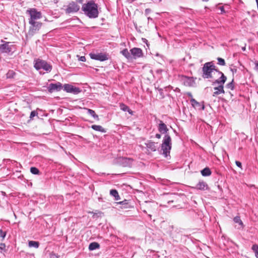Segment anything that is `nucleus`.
Instances as JSON below:
<instances>
[{"mask_svg": "<svg viewBox=\"0 0 258 258\" xmlns=\"http://www.w3.org/2000/svg\"><path fill=\"white\" fill-rule=\"evenodd\" d=\"M155 136L158 139H160L161 137V135L159 134H157Z\"/></svg>", "mask_w": 258, "mask_h": 258, "instance_id": "obj_46", "label": "nucleus"}, {"mask_svg": "<svg viewBox=\"0 0 258 258\" xmlns=\"http://www.w3.org/2000/svg\"><path fill=\"white\" fill-rule=\"evenodd\" d=\"M171 149V139L168 134H166L163 138L161 145V150L165 157H167L170 153Z\"/></svg>", "mask_w": 258, "mask_h": 258, "instance_id": "obj_3", "label": "nucleus"}, {"mask_svg": "<svg viewBox=\"0 0 258 258\" xmlns=\"http://www.w3.org/2000/svg\"><path fill=\"white\" fill-rule=\"evenodd\" d=\"M255 64L256 69L258 70V61L255 62Z\"/></svg>", "mask_w": 258, "mask_h": 258, "instance_id": "obj_47", "label": "nucleus"}, {"mask_svg": "<svg viewBox=\"0 0 258 258\" xmlns=\"http://www.w3.org/2000/svg\"><path fill=\"white\" fill-rule=\"evenodd\" d=\"M62 88V84L60 82H57L55 84L51 83L48 86V90L49 92L52 93L55 91H58Z\"/></svg>", "mask_w": 258, "mask_h": 258, "instance_id": "obj_11", "label": "nucleus"}, {"mask_svg": "<svg viewBox=\"0 0 258 258\" xmlns=\"http://www.w3.org/2000/svg\"><path fill=\"white\" fill-rule=\"evenodd\" d=\"M30 172L33 174H38L39 173V170L34 167H31Z\"/></svg>", "mask_w": 258, "mask_h": 258, "instance_id": "obj_32", "label": "nucleus"}, {"mask_svg": "<svg viewBox=\"0 0 258 258\" xmlns=\"http://www.w3.org/2000/svg\"><path fill=\"white\" fill-rule=\"evenodd\" d=\"M194 188L199 190H205L208 188V185L206 182L201 181H199Z\"/></svg>", "mask_w": 258, "mask_h": 258, "instance_id": "obj_14", "label": "nucleus"}, {"mask_svg": "<svg viewBox=\"0 0 258 258\" xmlns=\"http://www.w3.org/2000/svg\"><path fill=\"white\" fill-rule=\"evenodd\" d=\"M151 12V9H146L145 11V13L146 15H149Z\"/></svg>", "mask_w": 258, "mask_h": 258, "instance_id": "obj_42", "label": "nucleus"}, {"mask_svg": "<svg viewBox=\"0 0 258 258\" xmlns=\"http://www.w3.org/2000/svg\"><path fill=\"white\" fill-rule=\"evenodd\" d=\"M13 45H10V42H4V43L0 45V52L3 53H9L13 50Z\"/></svg>", "mask_w": 258, "mask_h": 258, "instance_id": "obj_7", "label": "nucleus"}, {"mask_svg": "<svg viewBox=\"0 0 258 258\" xmlns=\"http://www.w3.org/2000/svg\"><path fill=\"white\" fill-rule=\"evenodd\" d=\"M121 54L126 57L127 59H132L131 53L128 51L127 49L125 48L121 51Z\"/></svg>", "mask_w": 258, "mask_h": 258, "instance_id": "obj_23", "label": "nucleus"}, {"mask_svg": "<svg viewBox=\"0 0 258 258\" xmlns=\"http://www.w3.org/2000/svg\"><path fill=\"white\" fill-rule=\"evenodd\" d=\"M235 163H236V165L239 167V168H240L241 169H242V164H241V163L238 161H235Z\"/></svg>", "mask_w": 258, "mask_h": 258, "instance_id": "obj_40", "label": "nucleus"}, {"mask_svg": "<svg viewBox=\"0 0 258 258\" xmlns=\"http://www.w3.org/2000/svg\"><path fill=\"white\" fill-rule=\"evenodd\" d=\"M209 0H203L204 2H208Z\"/></svg>", "mask_w": 258, "mask_h": 258, "instance_id": "obj_50", "label": "nucleus"}, {"mask_svg": "<svg viewBox=\"0 0 258 258\" xmlns=\"http://www.w3.org/2000/svg\"><path fill=\"white\" fill-rule=\"evenodd\" d=\"M88 114L91 115L94 118L99 119L98 116L95 113V111L90 109H87Z\"/></svg>", "mask_w": 258, "mask_h": 258, "instance_id": "obj_29", "label": "nucleus"}, {"mask_svg": "<svg viewBox=\"0 0 258 258\" xmlns=\"http://www.w3.org/2000/svg\"><path fill=\"white\" fill-rule=\"evenodd\" d=\"M82 9L90 18H95L98 16V6L93 1H90L84 4L82 6Z\"/></svg>", "mask_w": 258, "mask_h": 258, "instance_id": "obj_1", "label": "nucleus"}, {"mask_svg": "<svg viewBox=\"0 0 258 258\" xmlns=\"http://www.w3.org/2000/svg\"><path fill=\"white\" fill-rule=\"evenodd\" d=\"M230 70L232 72L233 74H234V73H236V72H237V69H236L231 68Z\"/></svg>", "mask_w": 258, "mask_h": 258, "instance_id": "obj_45", "label": "nucleus"}, {"mask_svg": "<svg viewBox=\"0 0 258 258\" xmlns=\"http://www.w3.org/2000/svg\"><path fill=\"white\" fill-rule=\"evenodd\" d=\"M158 130L160 133L162 134H166L168 131L166 125L163 123L162 121H160L158 126Z\"/></svg>", "mask_w": 258, "mask_h": 258, "instance_id": "obj_17", "label": "nucleus"}, {"mask_svg": "<svg viewBox=\"0 0 258 258\" xmlns=\"http://www.w3.org/2000/svg\"><path fill=\"white\" fill-rule=\"evenodd\" d=\"M132 58L136 59L143 56V51L141 48L134 47L130 50Z\"/></svg>", "mask_w": 258, "mask_h": 258, "instance_id": "obj_10", "label": "nucleus"}, {"mask_svg": "<svg viewBox=\"0 0 258 258\" xmlns=\"http://www.w3.org/2000/svg\"><path fill=\"white\" fill-rule=\"evenodd\" d=\"M80 9V6L75 2H72L70 3L66 9L67 14L74 13L78 12Z\"/></svg>", "mask_w": 258, "mask_h": 258, "instance_id": "obj_8", "label": "nucleus"}, {"mask_svg": "<svg viewBox=\"0 0 258 258\" xmlns=\"http://www.w3.org/2000/svg\"><path fill=\"white\" fill-rule=\"evenodd\" d=\"M217 74L219 75H221V77L219 79L216 80L213 83V85L215 84H218L219 85H224V83L226 81L227 77L224 75L223 73L220 71H217Z\"/></svg>", "mask_w": 258, "mask_h": 258, "instance_id": "obj_12", "label": "nucleus"}, {"mask_svg": "<svg viewBox=\"0 0 258 258\" xmlns=\"http://www.w3.org/2000/svg\"><path fill=\"white\" fill-rule=\"evenodd\" d=\"M91 127L96 131L100 132L101 133L106 132V130L102 126L99 125H92Z\"/></svg>", "mask_w": 258, "mask_h": 258, "instance_id": "obj_21", "label": "nucleus"}, {"mask_svg": "<svg viewBox=\"0 0 258 258\" xmlns=\"http://www.w3.org/2000/svg\"><path fill=\"white\" fill-rule=\"evenodd\" d=\"M242 49H243V50H245V47H243V48H242Z\"/></svg>", "mask_w": 258, "mask_h": 258, "instance_id": "obj_51", "label": "nucleus"}, {"mask_svg": "<svg viewBox=\"0 0 258 258\" xmlns=\"http://www.w3.org/2000/svg\"><path fill=\"white\" fill-rule=\"evenodd\" d=\"M122 161L124 166H131L133 162L131 159L127 158H123Z\"/></svg>", "mask_w": 258, "mask_h": 258, "instance_id": "obj_26", "label": "nucleus"}, {"mask_svg": "<svg viewBox=\"0 0 258 258\" xmlns=\"http://www.w3.org/2000/svg\"><path fill=\"white\" fill-rule=\"evenodd\" d=\"M0 250L1 251H6V245L4 243H0Z\"/></svg>", "mask_w": 258, "mask_h": 258, "instance_id": "obj_35", "label": "nucleus"}, {"mask_svg": "<svg viewBox=\"0 0 258 258\" xmlns=\"http://www.w3.org/2000/svg\"><path fill=\"white\" fill-rule=\"evenodd\" d=\"M233 221L235 223L238 224V226L237 227V229H240L243 228L244 225L239 216H236L234 217L233 219Z\"/></svg>", "mask_w": 258, "mask_h": 258, "instance_id": "obj_18", "label": "nucleus"}, {"mask_svg": "<svg viewBox=\"0 0 258 258\" xmlns=\"http://www.w3.org/2000/svg\"><path fill=\"white\" fill-rule=\"evenodd\" d=\"M30 27L27 34V36L32 37L38 32L42 26V23L40 22H32L29 23Z\"/></svg>", "mask_w": 258, "mask_h": 258, "instance_id": "obj_6", "label": "nucleus"}, {"mask_svg": "<svg viewBox=\"0 0 258 258\" xmlns=\"http://www.w3.org/2000/svg\"><path fill=\"white\" fill-rule=\"evenodd\" d=\"M37 114H38V113L36 111H31V112L30 113V118L32 119L35 116L37 115Z\"/></svg>", "mask_w": 258, "mask_h": 258, "instance_id": "obj_37", "label": "nucleus"}, {"mask_svg": "<svg viewBox=\"0 0 258 258\" xmlns=\"http://www.w3.org/2000/svg\"><path fill=\"white\" fill-rule=\"evenodd\" d=\"M79 60L81 61H85L86 57L84 56H79Z\"/></svg>", "mask_w": 258, "mask_h": 258, "instance_id": "obj_41", "label": "nucleus"}, {"mask_svg": "<svg viewBox=\"0 0 258 258\" xmlns=\"http://www.w3.org/2000/svg\"><path fill=\"white\" fill-rule=\"evenodd\" d=\"M214 89L215 91L213 94V96H216L220 94L225 93L224 90V85H219L218 87H215Z\"/></svg>", "mask_w": 258, "mask_h": 258, "instance_id": "obj_16", "label": "nucleus"}, {"mask_svg": "<svg viewBox=\"0 0 258 258\" xmlns=\"http://www.w3.org/2000/svg\"><path fill=\"white\" fill-rule=\"evenodd\" d=\"M28 245L30 247H33L35 248H38L39 245V243L37 241H29L28 242Z\"/></svg>", "mask_w": 258, "mask_h": 258, "instance_id": "obj_28", "label": "nucleus"}, {"mask_svg": "<svg viewBox=\"0 0 258 258\" xmlns=\"http://www.w3.org/2000/svg\"><path fill=\"white\" fill-rule=\"evenodd\" d=\"M190 103L192 106L195 108H197L199 110H204L205 109V106L203 104L197 101L194 98L190 99Z\"/></svg>", "mask_w": 258, "mask_h": 258, "instance_id": "obj_13", "label": "nucleus"}, {"mask_svg": "<svg viewBox=\"0 0 258 258\" xmlns=\"http://www.w3.org/2000/svg\"><path fill=\"white\" fill-rule=\"evenodd\" d=\"M110 194L112 197H114L115 201H118L120 199V197L118 195L117 191L116 189H111L110 190Z\"/></svg>", "mask_w": 258, "mask_h": 258, "instance_id": "obj_24", "label": "nucleus"}, {"mask_svg": "<svg viewBox=\"0 0 258 258\" xmlns=\"http://www.w3.org/2000/svg\"><path fill=\"white\" fill-rule=\"evenodd\" d=\"M90 57L95 60L104 61L108 59L107 55L104 53H90Z\"/></svg>", "mask_w": 258, "mask_h": 258, "instance_id": "obj_9", "label": "nucleus"}, {"mask_svg": "<svg viewBox=\"0 0 258 258\" xmlns=\"http://www.w3.org/2000/svg\"><path fill=\"white\" fill-rule=\"evenodd\" d=\"M148 20H152V18H151L150 17H148Z\"/></svg>", "mask_w": 258, "mask_h": 258, "instance_id": "obj_49", "label": "nucleus"}, {"mask_svg": "<svg viewBox=\"0 0 258 258\" xmlns=\"http://www.w3.org/2000/svg\"><path fill=\"white\" fill-rule=\"evenodd\" d=\"M100 247V245L98 243L93 242L91 243L89 245V249L90 250H93L98 249Z\"/></svg>", "mask_w": 258, "mask_h": 258, "instance_id": "obj_25", "label": "nucleus"}, {"mask_svg": "<svg viewBox=\"0 0 258 258\" xmlns=\"http://www.w3.org/2000/svg\"><path fill=\"white\" fill-rule=\"evenodd\" d=\"M251 249L254 253L255 256L256 258H258V245L254 244L252 245Z\"/></svg>", "mask_w": 258, "mask_h": 258, "instance_id": "obj_30", "label": "nucleus"}, {"mask_svg": "<svg viewBox=\"0 0 258 258\" xmlns=\"http://www.w3.org/2000/svg\"><path fill=\"white\" fill-rule=\"evenodd\" d=\"M170 202H173V201H169V202H168V203H169Z\"/></svg>", "mask_w": 258, "mask_h": 258, "instance_id": "obj_53", "label": "nucleus"}, {"mask_svg": "<svg viewBox=\"0 0 258 258\" xmlns=\"http://www.w3.org/2000/svg\"><path fill=\"white\" fill-rule=\"evenodd\" d=\"M218 60V64H219L220 66H225V62L224 59L218 57L217 58Z\"/></svg>", "mask_w": 258, "mask_h": 258, "instance_id": "obj_33", "label": "nucleus"}, {"mask_svg": "<svg viewBox=\"0 0 258 258\" xmlns=\"http://www.w3.org/2000/svg\"><path fill=\"white\" fill-rule=\"evenodd\" d=\"M147 147L151 151H155L157 149L156 144L154 142H148L146 144Z\"/></svg>", "mask_w": 258, "mask_h": 258, "instance_id": "obj_19", "label": "nucleus"}, {"mask_svg": "<svg viewBox=\"0 0 258 258\" xmlns=\"http://www.w3.org/2000/svg\"><path fill=\"white\" fill-rule=\"evenodd\" d=\"M83 1L84 0H77V2L80 4H82L83 3Z\"/></svg>", "mask_w": 258, "mask_h": 258, "instance_id": "obj_48", "label": "nucleus"}, {"mask_svg": "<svg viewBox=\"0 0 258 258\" xmlns=\"http://www.w3.org/2000/svg\"><path fill=\"white\" fill-rule=\"evenodd\" d=\"M202 77L205 79L213 78V75L217 74L219 71L216 69V67L213 64L212 62H206L204 64L202 68Z\"/></svg>", "mask_w": 258, "mask_h": 258, "instance_id": "obj_2", "label": "nucleus"}, {"mask_svg": "<svg viewBox=\"0 0 258 258\" xmlns=\"http://www.w3.org/2000/svg\"><path fill=\"white\" fill-rule=\"evenodd\" d=\"M6 232L3 231V230H0V237L2 238V239H4L6 236Z\"/></svg>", "mask_w": 258, "mask_h": 258, "instance_id": "obj_36", "label": "nucleus"}, {"mask_svg": "<svg viewBox=\"0 0 258 258\" xmlns=\"http://www.w3.org/2000/svg\"><path fill=\"white\" fill-rule=\"evenodd\" d=\"M182 81L183 84L186 86H192L194 83V81L191 78L183 77Z\"/></svg>", "mask_w": 258, "mask_h": 258, "instance_id": "obj_15", "label": "nucleus"}, {"mask_svg": "<svg viewBox=\"0 0 258 258\" xmlns=\"http://www.w3.org/2000/svg\"><path fill=\"white\" fill-rule=\"evenodd\" d=\"M50 258H58V256L55 253H52L50 255Z\"/></svg>", "mask_w": 258, "mask_h": 258, "instance_id": "obj_44", "label": "nucleus"}, {"mask_svg": "<svg viewBox=\"0 0 258 258\" xmlns=\"http://www.w3.org/2000/svg\"><path fill=\"white\" fill-rule=\"evenodd\" d=\"M34 68L37 70L41 69L47 72H50L52 70V67L45 60L38 59L35 61Z\"/></svg>", "mask_w": 258, "mask_h": 258, "instance_id": "obj_5", "label": "nucleus"}, {"mask_svg": "<svg viewBox=\"0 0 258 258\" xmlns=\"http://www.w3.org/2000/svg\"><path fill=\"white\" fill-rule=\"evenodd\" d=\"M219 9L221 11V13L222 14V13H224L225 12V10H224V8L223 7H219Z\"/></svg>", "mask_w": 258, "mask_h": 258, "instance_id": "obj_43", "label": "nucleus"}, {"mask_svg": "<svg viewBox=\"0 0 258 258\" xmlns=\"http://www.w3.org/2000/svg\"><path fill=\"white\" fill-rule=\"evenodd\" d=\"M120 109L124 111H127L130 114H133V112L130 108L123 103H120L119 105Z\"/></svg>", "mask_w": 258, "mask_h": 258, "instance_id": "obj_20", "label": "nucleus"}, {"mask_svg": "<svg viewBox=\"0 0 258 258\" xmlns=\"http://www.w3.org/2000/svg\"><path fill=\"white\" fill-rule=\"evenodd\" d=\"M80 92V91L78 88H76V87H73V91L72 93H78Z\"/></svg>", "mask_w": 258, "mask_h": 258, "instance_id": "obj_38", "label": "nucleus"}, {"mask_svg": "<svg viewBox=\"0 0 258 258\" xmlns=\"http://www.w3.org/2000/svg\"><path fill=\"white\" fill-rule=\"evenodd\" d=\"M73 86L69 84H64L63 86L64 90L67 92L72 93L73 91Z\"/></svg>", "mask_w": 258, "mask_h": 258, "instance_id": "obj_27", "label": "nucleus"}, {"mask_svg": "<svg viewBox=\"0 0 258 258\" xmlns=\"http://www.w3.org/2000/svg\"><path fill=\"white\" fill-rule=\"evenodd\" d=\"M26 13L29 15V23L32 22H38V20L41 18L42 14L35 8H31L27 10Z\"/></svg>", "mask_w": 258, "mask_h": 258, "instance_id": "obj_4", "label": "nucleus"}, {"mask_svg": "<svg viewBox=\"0 0 258 258\" xmlns=\"http://www.w3.org/2000/svg\"><path fill=\"white\" fill-rule=\"evenodd\" d=\"M189 96L192 97V95H191V94L190 93L189 94Z\"/></svg>", "mask_w": 258, "mask_h": 258, "instance_id": "obj_52", "label": "nucleus"}, {"mask_svg": "<svg viewBox=\"0 0 258 258\" xmlns=\"http://www.w3.org/2000/svg\"><path fill=\"white\" fill-rule=\"evenodd\" d=\"M233 81L228 84H227L226 87L231 90H233L234 89V85H233Z\"/></svg>", "mask_w": 258, "mask_h": 258, "instance_id": "obj_34", "label": "nucleus"}, {"mask_svg": "<svg viewBox=\"0 0 258 258\" xmlns=\"http://www.w3.org/2000/svg\"><path fill=\"white\" fill-rule=\"evenodd\" d=\"M15 74V73L13 71L10 70L7 74V77L8 78H13Z\"/></svg>", "mask_w": 258, "mask_h": 258, "instance_id": "obj_31", "label": "nucleus"}, {"mask_svg": "<svg viewBox=\"0 0 258 258\" xmlns=\"http://www.w3.org/2000/svg\"><path fill=\"white\" fill-rule=\"evenodd\" d=\"M118 204H121L122 205H126L127 204V200H125L123 201L117 203Z\"/></svg>", "mask_w": 258, "mask_h": 258, "instance_id": "obj_39", "label": "nucleus"}, {"mask_svg": "<svg viewBox=\"0 0 258 258\" xmlns=\"http://www.w3.org/2000/svg\"><path fill=\"white\" fill-rule=\"evenodd\" d=\"M202 175L203 176H210L212 172L211 171V170L209 167H206L204 169H203L201 171Z\"/></svg>", "mask_w": 258, "mask_h": 258, "instance_id": "obj_22", "label": "nucleus"}]
</instances>
